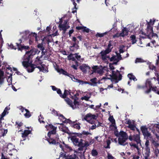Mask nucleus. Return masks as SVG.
<instances>
[{
    "instance_id": "25",
    "label": "nucleus",
    "mask_w": 159,
    "mask_h": 159,
    "mask_svg": "<svg viewBox=\"0 0 159 159\" xmlns=\"http://www.w3.org/2000/svg\"><path fill=\"white\" fill-rule=\"evenodd\" d=\"M91 135V133L89 132H88V131H83L82 133V134H77V136L80 137H82V135Z\"/></svg>"
},
{
    "instance_id": "51",
    "label": "nucleus",
    "mask_w": 159,
    "mask_h": 159,
    "mask_svg": "<svg viewBox=\"0 0 159 159\" xmlns=\"http://www.w3.org/2000/svg\"><path fill=\"white\" fill-rule=\"evenodd\" d=\"M8 49H16V48L14 47L12 43H10L9 44L8 43Z\"/></svg>"
},
{
    "instance_id": "35",
    "label": "nucleus",
    "mask_w": 159,
    "mask_h": 159,
    "mask_svg": "<svg viewBox=\"0 0 159 159\" xmlns=\"http://www.w3.org/2000/svg\"><path fill=\"white\" fill-rule=\"evenodd\" d=\"M129 145L131 147H133L134 148H136L137 150L139 149V147L138 145L139 144L133 143L131 142L129 143Z\"/></svg>"
},
{
    "instance_id": "3",
    "label": "nucleus",
    "mask_w": 159,
    "mask_h": 159,
    "mask_svg": "<svg viewBox=\"0 0 159 159\" xmlns=\"http://www.w3.org/2000/svg\"><path fill=\"white\" fill-rule=\"evenodd\" d=\"M32 33H30L29 31L27 30L21 33V36L22 39H20L19 40V42L16 43L18 47L19 50H21V49H27L28 47L26 46H22L20 44L24 40L27 39L29 38V39L30 38V35Z\"/></svg>"
},
{
    "instance_id": "7",
    "label": "nucleus",
    "mask_w": 159,
    "mask_h": 159,
    "mask_svg": "<svg viewBox=\"0 0 159 159\" xmlns=\"http://www.w3.org/2000/svg\"><path fill=\"white\" fill-rule=\"evenodd\" d=\"M96 118L97 116L96 115L89 113L86 114L84 119L89 123L92 124L94 123Z\"/></svg>"
},
{
    "instance_id": "6",
    "label": "nucleus",
    "mask_w": 159,
    "mask_h": 159,
    "mask_svg": "<svg viewBox=\"0 0 159 159\" xmlns=\"http://www.w3.org/2000/svg\"><path fill=\"white\" fill-rule=\"evenodd\" d=\"M65 100L66 103L73 109L79 108L80 106V103L75 100H74L73 102L68 98L65 99Z\"/></svg>"
},
{
    "instance_id": "43",
    "label": "nucleus",
    "mask_w": 159,
    "mask_h": 159,
    "mask_svg": "<svg viewBox=\"0 0 159 159\" xmlns=\"http://www.w3.org/2000/svg\"><path fill=\"white\" fill-rule=\"evenodd\" d=\"M70 78L73 81L78 83V81H79V79L75 78L73 76L70 75Z\"/></svg>"
},
{
    "instance_id": "62",
    "label": "nucleus",
    "mask_w": 159,
    "mask_h": 159,
    "mask_svg": "<svg viewBox=\"0 0 159 159\" xmlns=\"http://www.w3.org/2000/svg\"><path fill=\"white\" fill-rule=\"evenodd\" d=\"M74 56V54H70L67 57L68 59L69 60H71Z\"/></svg>"
},
{
    "instance_id": "8",
    "label": "nucleus",
    "mask_w": 159,
    "mask_h": 159,
    "mask_svg": "<svg viewBox=\"0 0 159 159\" xmlns=\"http://www.w3.org/2000/svg\"><path fill=\"white\" fill-rule=\"evenodd\" d=\"M70 138L73 144L75 146L80 147V146L82 145V139H80L79 140L76 136L74 135H71L70 137Z\"/></svg>"
},
{
    "instance_id": "18",
    "label": "nucleus",
    "mask_w": 159,
    "mask_h": 159,
    "mask_svg": "<svg viewBox=\"0 0 159 159\" xmlns=\"http://www.w3.org/2000/svg\"><path fill=\"white\" fill-rule=\"evenodd\" d=\"M149 86V89L145 91V93L146 94H148L151 92V88L152 87V84L151 81L149 79H148L146 82L145 85H147Z\"/></svg>"
},
{
    "instance_id": "34",
    "label": "nucleus",
    "mask_w": 159,
    "mask_h": 159,
    "mask_svg": "<svg viewBox=\"0 0 159 159\" xmlns=\"http://www.w3.org/2000/svg\"><path fill=\"white\" fill-rule=\"evenodd\" d=\"M84 152H78V154L77 155V156H79L80 158V159H85L84 155Z\"/></svg>"
},
{
    "instance_id": "29",
    "label": "nucleus",
    "mask_w": 159,
    "mask_h": 159,
    "mask_svg": "<svg viewBox=\"0 0 159 159\" xmlns=\"http://www.w3.org/2000/svg\"><path fill=\"white\" fill-rule=\"evenodd\" d=\"M59 117V119L61 120L63 122H64L65 123H67V120H66L64 116L61 114L59 115V116H58Z\"/></svg>"
},
{
    "instance_id": "19",
    "label": "nucleus",
    "mask_w": 159,
    "mask_h": 159,
    "mask_svg": "<svg viewBox=\"0 0 159 159\" xmlns=\"http://www.w3.org/2000/svg\"><path fill=\"white\" fill-rule=\"evenodd\" d=\"M109 120L111 123L112 124L110 125V127H113L115 128V129H117V127L115 125V120L113 118V116L110 115V116L108 118Z\"/></svg>"
},
{
    "instance_id": "11",
    "label": "nucleus",
    "mask_w": 159,
    "mask_h": 159,
    "mask_svg": "<svg viewBox=\"0 0 159 159\" xmlns=\"http://www.w3.org/2000/svg\"><path fill=\"white\" fill-rule=\"evenodd\" d=\"M128 139L131 141L134 140L137 144H141L140 136L138 134H134L133 136L130 135L129 137H128Z\"/></svg>"
},
{
    "instance_id": "23",
    "label": "nucleus",
    "mask_w": 159,
    "mask_h": 159,
    "mask_svg": "<svg viewBox=\"0 0 159 159\" xmlns=\"http://www.w3.org/2000/svg\"><path fill=\"white\" fill-rule=\"evenodd\" d=\"M150 153V148H145V151L144 153V159H148Z\"/></svg>"
},
{
    "instance_id": "63",
    "label": "nucleus",
    "mask_w": 159,
    "mask_h": 159,
    "mask_svg": "<svg viewBox=\"0 0 159 159\" xmlns=\"http://www.w3.org/2000/svg\"><path fill=\"white\" fill-rule=\"evenodd\" d=\"M109 66L110 68V69L111 70H114L115 69L114 67L113 66V65L111 64V63H109Z\"/></svg>"
},
{
    "instance_id": "47",
    "label": "nucleus",
    "mask_w": 159,
    "mask_h": 159,
    "mask_svg": "<svg viewBox=\"0 0 159 159\" xmlns=\"http://www.w3.org/2000/svg\"><path fill=\"white\" fill-rule=\"evenodd\" d=\"M144 62L143 60L141 58H137L135 60V62L139 63V62Z\"/></svg>"
},
{
    "instance_id": "22",
    "label": "nucleus",
    "mask_w": 159,
    "mask_h": 159,
    "mask_svg": "<svg viewBox=\"0 0 159 159\" xmlns=\"http://www.w3.org/2000/svg\"><path fill=\"white\" fill-rule=\"evenodd\" d=\"M30 131L29 130H25L24 131V132L22 133V137L23 138V139L22 140H21L20 143L23 144V143L22 142V141H24L25 140V138L27 136V135L29 134L30 133Z\"/></svg>"
},
{
    "instance_id": "41",
    "label": "nucleus",
    "mask_w": 159,
    "mask_h": 159,
    "mask_svg": "<svg viewBox=\"0 0 159 159\" xmlns=\"http://www.w3.org/2000/svg\"><path fill=\"white\" fill-rule=\"evenodd\" d=\"M61 73L65 75H67L70 77V75L66 71H64L62 69H61L60 71Z\"/></svg>"
},
{
    "instance_id": "53",
    "label": "nucleus",
    "mask_w": 159,
    "mask_h": 159,
    "mask_svg": "<svg viewBox=\"0 0 159 159\" xmlns=\"http://www.w3.org/2000/svg\"><path fill=\"white\" fill-rule=\"evenodd\" d=\"M110 61H117V58L115 56H113L112 57H111L110 58Z\"/></svg>"
},
{
    "instance_id": "15",
    "label": "nucleus",
    "mask_w": 159,
    "mask_h": 159,
    "mask_svg": "<svg viewBox=\"0 0 159 159\" xmlns=\"http://www.w3.org/2000/svg\"><path fill=\"white\" fill-rule=\"evenodd\" d=\"M49 37V36L45 37L42 41V43L41 44L39 43L38 45V47L39 48H40L41 50H42V52H43V50H44V48L43 47V43H45V42L46 41V43L48 44L49 42H50L49 40L48 39V37Z\"/></svg>"
},
{
    "instance_id": "54",
    "label": "nucleus",
    "mask_w": 159,
    "mask_h": 159,
    "mask_svg": "<svg viewBox=\"0 0 159 159\" xmlns=\"http://www.w3.org/2000/svg\"><path fill=\"white\" fill-rule=\"evenodd\" d=\"M151 90H152V91L154 92H155L156 93H157V92L158 91H157V87H156V86H154V87H152V88H151Z\"/></svg>"
},
{
    "instance_id": "50",
    "label": "nucleus",
    "mask_w": 159,
    "mask_h": 159,
    "mask_svg": "<svg viewBox=\"0 0 159 159\" xmlns=\"http://www.w3.org/2000/svg\"><path fill=\"white\" fill-rule=\"evenodd\" d=\"M90 81L93 83V84L94 85L96 84L97 83V79L96 78H95L91 79Z\"/></svg>"
},
{
    "instance_id": "16",
    "label": "nucleus",
    "mask_w": 159,
    "mask_h": 159,
    "mask_svg": "<svg viewBox=\"0 0 159 159\" xmlns=\"http://www.w3.org/2000/svg\"><path fill=\"white\" fill-rule=\"evenodd\" d=\"M30 39L29 40V43L30 44H31L34 41V40L36 42H37L38 40H40L39 39H38V38L37 37V34L35 33H32L30 35Z\"/></svg>"
},
{
    "instance_id": "10",
    "label": "nucleus",
    "mask_w": 159,
    "mask_h": 159,
    "mask_svg": "<svg viewBox=\"0 0 159 159\" xmlns=\"http://www.w3.org/2000/svg\"><path fill=\"white\" fill-rule=\"evenodd\" d=\"M120 74V72L119 70H117L116 72H115V71L112 70L111 75H110L109 76L110 77V78H108V77H104L102 78V79L100 80H102V79H113L116 80H117L118 77L117 76V74Z\"/></svg>"
},
{
    "instance_id": "31",
    "label": "nucleus",
    "mask_w": 159,
    "mask_h": 159,
    "mask_svg": "<svg viewBox=\"0 0 159 159\" xmlns=\"http://www.w3.org/2000/svg\"><path fill=\"white\" fill-rule=\"evenodd\" d=\"M100 54H101L102 55V58L103 60H106L107 59V58H110L109 56H107L106 55H104V53H103V51H101L100 52Z\"/></svg>"
},
{
    "instance_id": "37",
    "label": "nucleus",
    "mask_w": 159,
    "mask_h": 159,
    "mask_svg": "<svg viewBox=\"0 0 159 159\" xmlns=\"http://www.w3.org/2000/svg\"><path fill=\"white\" fill-rule=\"evenodd\" d=\"M112 48H107L105 50L104 52H103V53H104V55H106L110 52L111 51Z\"/></svg>"
},
{
    "instance_id": "49",
    "label": "nucleus",
    "mask_w": 159,
    "mask_h": 159,
    "mask_svg": "<svg viewBox=\"0 0 159 159\" xmlns=\"http://www.w3.org/2000/svg\"><path fill=\"white\" fill-rule=\"evenodd\" d=\"M107 146L104 147L105 148H110V144L111 143V141L109 140H107Z\"/></svg>"
},
{
    "instance_id": "24",
    "label": "nucleus",
    "mask_w": 159,
    "mask_h": 159,
    "mask_svg": "<svg viewBox=\"0 0 159 159\" xmlns=\"http://www.w3.org/2000/svg\"><path fill=\"white\" fill-rule=\"evenodd\" d=\"M76 28L78 30H81L84 32L88 33L89 31V29L84 26H78L76 27Z\"/></svg>"
},
{
    "instance_id": "30",
    "label": "nucleus",
    "mask_w": 159,
    "mask_h": 159,
    "mask_svg": "<svg viewBox=\"0 0 159 159\" xmlns=\"http://www.w3.org/2000/svg\"><path fill=\"white\" fill-rule=\"evenodd\" d=\"M10 109V108L8 107H6L4 110L2 114V116H4L7 114H8V112L7 111L9 110Z\"/></svg>"
},
{
    "instance_id": "2",
    "label": "nucleus",
    "mask_w": 159,
    "mask_h": 159,
    "mask_svg": "<svg viewBox=\"0 0 159 159\" xmlns=\"http://www.w3.org/2000/svg\"><path fill=\"white\" fill-rule=\"evenodd\" d=\"M37 52V50L32 49L30 51L27 52L25 55L23 57V61L22 62L23 66L26 67H28L27 70L29 72H33L35 68H37V66L39 64L41 65L42 62L40 59L42 57V55L40 57H37L34 61V65L30 64V59Z\"/></svg>"
},
{
    "instance_id": "14",
    "label": "nucleus",
    "mask_w": 159,
    "mask_h": 159,
    "mask_svg": "<svg viewBox=\"0 0 159 159\" xmlns=\"http://www.w3.org/2000/svg\"><path fill=\"white\" fill-rule=\"evenodd\" d=\"M77 120H76L75 121H72L69 119L67 120V122L68 123H69L70 124L71 126L77 129H80V123H76Z\"/></svg>"
},
{
    "instance_id": "20",
    "label": "nucleus",
    "mask_w": 159,
    "mask_h": 159,
    "mask_svg": "<svg viewBox=\"0 0 159 159\" xmlns=\"http://www.w3.org/2000/svg\"><path fill=\"white\" fill-rule=\"evenodd\" d=\"M36 67L39 69L40 71L44 73H47L48 71L47 67L44 65H41L40 66H37Z\"/></svg>"
},
{
    "instance_id": "42",
    "label": "nucleus",
    "mask_w": 159,
    "mask_h": 159,
    "mask_svg": "<svg viewBox=\"0 0 159 159\" xmlns=\"http://www.w3.org/2000/svg\"><path fill=\"white\" fill-rule=\"evenodd\" d=\"M78 83H79L81 85H84V84H89L92 85L91 83H89L87 81H83L81 80H79L78 81Z\"/></svg>"
},
{
    "instance_id": "52",
    "label": "nucleus",
    "mask_w": 159,
    "mask_h": 159,
    "mask_svg": "<svg viewBox=\"0 0 159 159\" xmlns=\"http://www.w3.org/2000/svg\"><path fill=\"white\" fill-rule=\"evenodd\" d=\"M92 155L93 156H95L97 155L98 152L96 150H93L91 152Z\"/></svg>"
},
{
    "instance_id": "32",
    "label": "nucleus",
    "mask_w": 159,
    "mask_h": 159,
    "mask_svg": "<svg viewBox=\"0 0 159 159\" xmlns=\"http://www.w3.org/2000/svg\"><path fill=\"white\" fill-rule=\"evenodd\" d=\"M78 158L77 154H74L73 156H68L66 159H77Z\"/></svg>"
},
{
    "instance_id": "9",
    "label": "nucleus",
    "mask_w": 159,
    "mask_h": 159,
    "mask_svg": "<svg viewBox=\"0 0 159 159\" xmlns=\"http://www.w3.org/2000/svg\"><path fill=\"white\" fill-rule=\"evenodd\" d=\"M128 29L126 27L124 28L122 30V32L121 33H120V34L118 33H116V34L113 35V38H114L116 37L118 38L120 36L124 37L125 36H127L128 34L129 31Z\"/></svg>"
},
{
    "instance_id": "60",
    "label": "nucleus",
    "mask_w": 159,
    "mask_h": 159,
    "mask_svg": "<svg viewBox=\"0 0 159 159\" xmlns=\"http://www.w3.org/2000/svg\"><path fill=\"white\" fill-rule=\"evenodd\" d=\"M74 56L78 60H80V55H78L76 53L74 54Z\"/></svg>"
},
{
    "instance_id": "13",
    "label": "nucleus",
    "mask_w": 159,
    "mask_h": 159,
    "mask_svg": "<svg viewBox=\"0 0 159 159\" xmlns=\"http://www.w3.org/2000/svg\"><path fill=\"white\" fill-rule=\"evenodd\" d=\"M140 129L144 137H148L151 136V133L148 131V128L146 125L141 126Z\"/></svg>"
},
{
    "instance_id": "21",
    "label": "nucleus",
    "mask_w": 159,
    "mask_h": 159,
    "mask_svg": "<svg viewBox=\"0 0 159 159\" xmlns=\"http://www.w3.org/2000/svg\"><path fill=\"white\" fill-rule=\"evenodd\" d=\"M57 124L60 125L59 128L60 130L65 133H68V129L62 123H58Z\"/></svg>"
},
{
    "instance_id": "48",
    "label": "nucleus",
    "mask_w": 159,
    "mask_h": 159,
    "mask_svg": "<svg viewBox=\"0 0 159 159\" xmlns=\"http://www.w3.org/2000/svg\"><path fill=\"white\" fill-rule=\"evenodd\" d=\"M24 115L26 117H29L30 116V114L29 111L27 110L25 112V114H24Z\"/></svg>"
},
{
    "instance_id": "57",
    "label": "nucleus",
    "mask_w": 159,
    "mask_h": 159,
    "mask_svg": "<svg viewBox=\"0 0 159 159\" xmlns=\"http://www.w3.org/2000/svg\"><path fill=\"white\" fill-rule=\"evenodd\" d=\"M52 113L55 115L58 116L59 114L58 112L54 109H52Z\"/></svg>"
},
{
    "instance_id": "45",
    "label": "nucleus",
    "mask_w": 159,
    "mask_h": 159,
    "mask_svg": "<svg viewBox=\"0 0 159 159\" xmlns=\"http://www.w3.org/2000/svg\"><path fill=\"white\" fill-rule=\"evenodd\" d=\"M15 147L11 144H9L7 147V148L10 150V151L14 149Z\"/></svg>"
},
{
    "instance_id": "4",
    "label": "nucleus",
    "mask_w": 159,
    "mask_h": 159,
    "mask_svg": "<svg viewBox=\"0 0 159 159\" xmlns=\"http://www.w3.org/2000/svg\"><path fill=\"white\" fill-rule=\"evenodd\" d=\"M80 68L84 73H86L87 70H89V73L90 75L93 74L94 73H99V68L97 66H93L91 70V67L87 65L83 64L80 66Z\"/></svg>"
},
{
    "instance_id": "44",
    "label": "nucleus",
    "mask_w": 159,
    "mask_h": 159,
    "mask_svg": "<svg viewBox=\"0 0 159 159\" xmlns=\"http://www.w3.org/2000/svg\"><path fill=\"white\" fill-rule=\"evenodd\" d=\"M147 88V86L145 85H138L137 86V88L139 89H144L145 88Z\"/></svg>"
},
{
    "instance_id": "46",
    "label": "nucleus",
    "mask_w": 159,
    "mask_h": 159,
    "mask_svg": "<svg viewBox=\"0 0 159 159\" xmlns=\"http://www.w3.org/2000/svg\"><path fill=\"white\" fill-rule=\"evenodd\" d=\"M149 68L150 69L154 70L156 71V67L155 66H154L153 65L150 64L149 66Z\"/></svg>"
},
{
    "instance_id": "38",
    "label": "nucleus",
    "mask_w": 159,
    "mask_h": 159,
    "mask_svg": "<svg viewBox=\"0 0 159 159\" xmlns=\"http://www.w3.org/2000/svg\"><path fill=\"white\" fill-rule=\"evenodd\" d=\"M70 93L69 91L66 90H65L64 91V94L62 95V98H64L66 97L67 96V95L68 94H70Z\"/></svg>"
},
{
    "instance_id": "1",
    "label": "nucleus",
    "mask_w": 159,
    "mask_h": 159,
    "mask_svg": "<svg viewBox=\"0 0 159 159\" xmlns=\"http://www.w3.org/2000/svg\"><path fill=\"white\" fill-rule=\"evenodd\" d=\"M48 130L49 129L52 130L49 131L48 134V138H46L47 140L50 144H56L57 147H60L63 152H61L60 155L59 159H62L64 157L67 158L68 156H73L72 154H78V151H76L73 150L70 147L67 145H65L63 146L59 142V138L57 134H56V128L52 125H49L45 126Z\"/></svg>"
},
{
    "instance_id": "5",
    "label": "nucleus",
    "mask_w": 159,
    "mask_h": 159,
    "mask_svg": "<svg viewBox=\"0 0 159 159\" xmlns=\"http://www.w3.org/2000/svg\"><path fill=\"white\" fill-rule=\"evenodd\" d=\"M120 136L118 138V143L121 145L125 146L128 144L126 141L128 139V135L127 134L123 131H120L119 133Z\"/></svg>"
},
{
    "instance_id": "58",
    "label": "nucleus",
    "mask_w": 159,
    "mask_h": 159,
    "mask_svg": "<svg viewBox=\"0 0 159 159\" xmlns=\"http://www.w3.org/2000/svg\"><path fill=\"white\" fill-rule=\"evenodd\" d=\"M108 159H114L115 158L110 153H108L107 156Z\"/></svg>"
},
{
    "instance_id": "33",
    "label": "nucleus",
    "mask_w": 159,
    "mask_h": 159,
    "mask_svg": "<svg viewBox=\"0 0 159 159\" xmlns=\"http://www.w3.org/2000/svg\"><path fill=\"white\" fill-rule=\"evenodd\" d=\"M152 143L156 148H157L159 146V143H158L157 141H155L154 140H152Z\"/></svg>"
},
{
    "instance_id": "26",
    "label": "nucleus",
    "mask_w": 159,
    "mask_h": 159,
    "mask_svg": "<svg viewBox=\"0 0 159 159\" xmlns=\"http://www.w3.org/2000/svg\"><path fill=\"white\" fill-rule=\"evenodd\" d=\"M106 69L107 68L106 67L103 68L102 66L100 65V75H103L104 73L107 71L106 70Z\"/></svg>"
},
{
    "instance_id": "36",
    "label": "nucleus",
    "mask_w": 159,
    "mask_h": 159,
    "mask_svg": "<svg viewBox=\"0 0 159 159\" xmlns=\"http://www.w3.org/2000/svg\"><path fill=\"white\" fill-rule=\"evenodd\" d=\"M90 97V94L89 93H88L86 95L84 96L81 98L82 100H85L86 101L89 100Z\"/></svg>"
},
{
    "instance_id": "27",
    "label": "nucleus",
    "mask_w": 159,
    "mask_h": 159,
    "mask_svg": "<svg viewBox=\"0 0 159 159\" xmlns=\"http://www.w3.org/2000/svg\"><path fill=\"white\" fill-rule=\"evenodd\" d=\"M130 38H131L132 44H134L136 42L137 40L136 39V36L134 35H131Z\"/></svg>"
},
{
    "instance_id": "28",
    "label": "nucleus",
    "mask_w": 159,
    "mask_h": 159,
    "mask_svg": "<svg viewBox=\"0 0 159 159\" xmlns=\"http://www.w3.org/2000/svg\"><path fill=\"white\" fill-rule=\"evenodd\" d=\"M128 77L131 80H133L134 81H135L137 80V79L135 77V76L133 75L132 73L129 74L128 75Z\"/></svg>"
},
{
    "instance_id": "39",
    "label": "nucleus",
    "mask_w": 159,
    "mask_h": 159,
    "mask_svg": "<svg viewBox=\"0 0 159 159\" xmlns=\"http://www.w3.org/2000/svg\"><path fill=\"white\" fill-rule=\"evenodd\" d=\"M127 127L128 128L130 129L131 130L133 131L135 130V128H136V126L133 124L128 125L127 126Z\"/></svg>"
},
{
    "instance_id": "59",
    "label": "nucleus",
    "mask_w": 159,
    "mask_h": 159,
    "mask_svg": "<svg viewBox=\"0 0 159 159\" xmlns=\"http://www.w3.org/2000/svg\"><path fill=\"white\" fill-rule=\"evenodd\" d=\"M75 65H73L71 66V67L73 68L74 69H77V66H78V62L77 61H75Z\"/></svg>"
},
{
    "instance_id": "17",
    "label": "nucleus",
    "mask_w": 159,
    "mask_h": 159,
    "mask_svg": "<svg viewBox=\"0 0 159 159\" xmlns=\"http://www.w3.org/2000/svg\"><path fill=\"white\" fill-rule=\"evenodd\" d=\"M83 141V140L82 139V144L80 146V148H78V152H84V153L85 151H83V148L84 147H87L90 145L89 142L85 141V143H84Z\"/></svg>"
},
{
    "instance_id": "64",
    "label": "nucleus",
    "mask_w": 159,
    "mask_h": 159,
    "mask_svg": "<svg viewBox=\"0 0 159 159\" xmlns=\"http://www.w3.org/2000/svg\"><path fill=\"white\" fill-rule=\"evenodd\" d=\"M139 156L138 155H135L133 156L132 159H139Z\"/></svg>"
},
{
    "instance_id": "40",
    "label": "nucleus",
    "mask_w": 159,
    "mask_h": 159,
    "mask_svg": "<svg viewBox=\"0 0 159 159\" xmlns=\"http://www.w3.org/2000/svg\"><path fill=\"white\" fill-rule=\"evenodd\" d=\"M7 82L8 83V85H10L12 83V77L11 75L8 76L7 79Z\"/></svg>"
},
{
    "instance_id": "55",
    "label": "nucleus",
    "mask_w": 159,
    "mask_h": 159,
    "mask_svg": "<svg viewBox=\"0 0 159 159\" xmlns=\"http://www.w3.org/2000/svg\"><path fill=\"white\" fill-rule=\"evenodd\" d=\"M117 62H118L120 60L122 59V57H121V55L120 54H119L117 55V57H116Z\"/></svg>"
},
{
    "instance_id": "61",
    "label": "nucleus",
    "mask_w": 159,
    "mask_h": 159,
    "mask_svg": "<svg viewBox=\"0 0 159 159\" xmlns=\"http://www.w3.org/2000/svg\"><path fill=\"white\" fill-rule=\"evenodd\" d=\"M57 93H58L61 97H62V95L61 93V91L59 89H57Z\"/></svg>"
},
{
    "instance_id": "56",
    "label": "nucleus",
    "mask_w": 159,
    "mask_h": 159,
    "mask_svg": "<svg viewBox=\"0 0 159 159\" xmlns=\"http://www.w3.org/2000/svg\"><path fill=\"white\" fill-rule=\"evenodd\" d=\"M149 141L148 140H147L145 143V148H150L149 147Z\"/></svg>"
},
{
    "instance_id": "12",
    "label": "nucleus",
    "mask_w": 159,
    "mask_h": 159,
    "mask_svg": "<svg viewBox=\"0 0 159 159\" xmlns=\"http://www.w3.org/2000/svg\"><path fill=\"white\" fill-rule=\"evenodd\" d=\"M67 21L65 20L63 23L61 22L59 24V25L60 30H63L64 33H65L66 30L70 27V26L67 24Z\"/></svg>"
}]
</instances>
